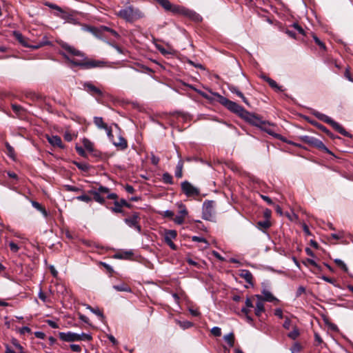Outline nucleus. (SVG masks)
Masks as SVG:
<instances>
[{
  "label": "nucleus",
  "instance_id": "nucleus-15",
  "mask_svg": "<svg viewBox=\"0 0 353 353\" xmlns=\"http://www.w3.org/2000/svg\"><path fill=\"white\" fill-rule=\"evenodd\" d=\"M62 48L65 50L69 54L73 56H77L79 57H84V54L79 50L75 49L74 47L70 46L66 43H63L61 44Z\"/></svg>",
  "mask_w": 353,
  "mask_h": 353
},
{
  "label": "nucleus",
  "instance_id": "nucleus-40",
  "mask_svg": "<svg viewBox=\"0 0 353 353\" xmlns=\"http://www.w3.org/2000/svg\"><path fill=\"white\" fill-rule=\"evenodd\" d=\"M268 83L270 85V87H272V88L276 90H279V91H281V87H279L276 82L275 81H274L273 79H268Z\"/></svg>",
  "mask_w": 353,
  "mask_h": 353
},
{
  "label": "nucleus",
  "instance_id": "nucleus-59",
  "mask_svg": "<svg viewBox=\"0 0 353 353\" xmlns=\"http://www.w3.org/2000/svg\"><path fill=\"white\" fill-rule=\"evenodd\" d=\"M301 350V347L298 343H296L293 345L291 349L292 353H298Z\"/></svg>",
  "mask_w": 353,
  "mask_h": 353
},
{
  "label": "nucleus",
  "instance_id": "nucleus-22",
  "mask_svg": "<svg viewBox=\"0 0 353 353\" xmlns=\"http://www.w3.org/2000/svg\"><path fill=\"white\" fill-rule=\"evenodd\" d=\"M112 143L116 147H119L121 150H124L128 147V143H127L126 140L121 136L119 137L118 141H113Z\"/></svg>",
  "mask_w": 353,
  "mask_h": 353
},
{
  "label": "nucleus",
  "instance_id": "nucleus-50",
  "mask_svg": "<svg viewBox=\"0 0 353 353\" xmlns=\"http://www.w3.org/2000/svg\"><path fill=\"white\" fill-rule=\"evenodd\" d=\"M313 38H314V40L315 43H316V44H317L320 48H323V49H325V46L324 43H323V42H321V40H320L318 37H316V36H314V37H313Z\"/></svg>",
  "mask_w": 353,
  "mask_h": 353
},
{
  "label": "nucleus",
  "instance_id": "nucleus-7",
  "mask_svg": "<svg viewBox=\"0 0 353 353\" xmlns=\"http://www.w3.org/2000/svg\"><path fill=\"white\" fill-rule=\"evenodd\" d=\"M170 11L174 13H180L183 15L188 16L194 19H197L199 18V16L193 11L179 6L172 5V8L170 9Z\"/></svg>",
  "mask_w": 353,
  "mask_h": 353
},
{
  "label": "nucleus",
  "instance_id": "nucleus-26",
  "mask_svg": "<svg viewBox=\"0 0 353 353\" xmlns=\"http://www.w3.org/2000/svg\"><path fill=\"white\" fill-rule=\"evenodd\" d=\"M183 161L182 160H179L175 170V176L177 178H181L183 176Z\"/></svg>",
  "mask_w": 353,
  "mask_h": 353
},
{
  "label": "nucleus",
  "instance_id": "nucleus-44",
  "mask_svg": "<svg viewBox=\"0 0 353 353\" xmlns=\"http://www.w3.org/2000/svg\"><path fill=\"white\" fill-rule=\"evenodd\" d=\"M90 311L95 314L97 316H98L101 319H103V313L100 311V310L97 307V308H90Z\"/></svg>",
  "mask_w": 353,
  "mask_h": 353
},
{
  "label": "nucleus",
  "instance_id": "nucleus-35",
  "mask_svg": "<svg viewBox=\"0 0 353 353\" xmlns=\"http://www.w3.org/2000/svg\"><path fill=\"white\" fill-rule=\"evenodd\" d=\"M101 30L103 32H109L111 35H112L114 37L117 38L119 37V34L115 30H114L108 27L102 26V27H101Z\"/></svg>",
  "mask_w": 353,
  "mask_h": 353
},
{
  "label": "nucleus",
  "instance_id": "nucleus-61",
  "mask_svg": "<svg viewBox=\"0 0 353 353\" xmlns=\"http://www.w3.org/2000/svg\"><path fill=\"white\" fill-rule=\"evenodd\" d=\"M12 345L17 348L19 350H22L23 347L19 343V342L17 341V340L16 339H13L12 341Z\"/></svg>",
  "mask_w": 353,
  "mask_h": 353
},
{
  "label": "nucleus",
  "instance_id": "nucleus-57",
  "mask_svg": "<svg viewBox=\"0 0 353 353\" xmlns=\"http://www.w3.org/2000/svg\"><path fill=\"white\" fill-rule=\"evenodd\" d=\"M75 148H76V150H77V153L79 155H81L82 157H85V151H84L83 148H81L80 146H76Z\"/></svg>",
  "mask_w": 353,
  "mask_h": 353
},
{
  "label": "nucleus",
  "instance_id": "nucleus-45",
  "mask_svg": "<svg viewBox=\"0 0 353 353\" xmlns=\"http://www.w3.org/2000/svg\"><path fill=\"white\" fill-rule=\"evenodd\" d=\"M9 246H10V250L13 252H17L19 250V247L14 242H10Z\"/></svg>",
  "mask_w": 353,
  "mask_h": 353
},
{
  "label": "nucleus",
  "instance_id": "nucleus-5",
  "mask_svg": "<svg viewBox=\"0 0 353 353\" xmlns=\"http://www.w3.org/2000/svg\"><path fill=\"white\" fill-rule=\"evenodd\" d=\"M302 140L304 143H307L312 146H314L319 150L325 151V152L330 154V151L327 149V148L324 145V143L319 139L310 137V136H303L302 137Z\"/></svg>",
  "mask_w": 353,
  "mask_h": 353
},
{
  "label": "nucleus",
  "instance_id": "nucleus-27",
  "mask_svg": "<svg viewBox=\"0 0 353 353\" xmlns=\"http://www.w3.org/2000/svg\"><path fill=\"white\" fill-rule=\"evenodd\" d=\"M224 340L228 344L230 347H232L234 345V335L233 332H230L223 336Z\"/></svg>",
  "mask_w": 353,
  "mask_h": 353
},
{
  "label": "nucleus",
  "instance_id": "nucleus-58",
  "mask_svg": "<svg viewBox=\"0 0 353 353\" xmlns=\"http://www.w3.org/2000/svg\"><path fill=\"white\" fill-rule=\"evenodd\" d=\"M261 197L262 198V199L263 201L267 202L268 204H269V205H274V203L272 202V199L270 197H268L267 196H265V195H263V194H261Z\"/></svg>",
  "mask_w": 353,
  "mask_h": 353
},
{
  "label": "nucleus",
  "instance_id": "nucleus-56",
  "mask_svg": "<svg viewBox=\"0 0 353 353\" xmlns=\"http://www.w3.org/2000/svg\"><path fill=\"white\" fill-rule=\"evenodd\" d=\"M283 327L285 329H287V330H289L291 327V321L290 320V319L288 318H286L284 323H283Z\"/></svg>",
  "mask_w": 353,
  "mask_h": 353
},
{
  "label": "nucleus",
  "instance_id": "nucleus-39",
  "mask_svg": "<svg viewBox=\"0 0 353 353\" xmlns=\"http://www.w3.org/2000/svg\"><path fill=\"white\" fill-rule=\"evenodd\" d=\"M256 297L252 296V298H247L245 300V306L246 307L251 308L254 307V301Z\"/></svg>",
  "mask_w": 353,
  "mask_h": 353
},
{
  "label": "nucleus",
  "instance_id": "nucleus-24",
  "mask_svg": "<svg viewBox=\"0 0 353 353\" xmlns=\"http://www.w3.org/2000/svg\"><path fill=\"white\" fill-rule=\"evenodd\" d=\"M113 288L118 292H131V288L125 283H120L113 285Z\"/></svg>",
  "mask_w": 353,
  "mask_h": 353
},
{
  "label": "nucleus",
  "instance_id": "nucleus-1",
  "mask_svg": "<svg viewBox=\"0 0 353 353\" xmlns=\"http://www.w3.org/2000/svg\"><path fill=\"white\" fill-rule=\"evenodd\" d=\"M219 103L225 106L227 109H228L232 112L239 115L240 117L244 119L245 120L252 123L254 125H258V123H255L254 120L256 119V117L252 114H250L249 112L245 110L242 106L237 104L236 102L232 101L228 99L219 95Z\"/></svg>",
  "mask_w": 353,
  "mask_h": 353
},
{
  "label": "nucleus",
  "instance_id": "nucleus-13",
  "mask_svg": "<svg viewBox=\"0 0 353 353\" xmlns=\"http://www.w3.org/2000/svg\"><path fill=\"white\" fill-rule=\"evenodd\" d=\"M255 123H258V126H260L263 130L266 132L270 135L274 137H277V134L274 132V131L271 129V125L269 122L262 121L258 117L254 120Z\"/></svg>",
  "mask_w": 353,
  "mask_h": 353
},
{
  "label": "nucleus",
  "instance_id": "nucleus-37",
  "mask_svg": "<svg viewBox=\"0 0 353 353\" xmlns=\"http://www.w3.org/2000/svg\"><path fill=\"white\" fill-rule=\"evenodd\" d=\"M335 263L340 267L343 271L347 272V267L345 263L341 259H334Z\"/></svg>",
  "mask_w": 353,
  "mask_h": 353
},
{
  "label": "nucleus",
  "instance_id": "nucleus-32",
  "mask_svg": "<svg viewBox=\"0 0 353 353\" xmlns=\"http://www.w3.org/2000/svg\"><path fill=\"white\" fill-rule=\"evenodd\" d=\"M162 179L163 183L167 184H172L173 179L171 174L168 172H165L162 176Z\"/></svg>",
  "mask_w": 353,
  "mask_h": 353
},
{
  "label": "nucleus",
  "instance_id": "nucleus-8",
  "mask_svg": "<svg viewBox=\"0 0 353 353\" xmlns=\"http://www.w3.org/2000/svg\"><path fill=\"white\" fill-rule=\"evenodd\" d=\"M177 205L179 209V214L174 218V221L178 225H181L188 215V210L182 203H178Z\"/></svg>",
  "mask_w": 353,
  "mask_h": 353
},
{
  "label": "nucleus",
  "instance_id": "nucleus-9",
  "mask_svg": "<svg viewBox=\"0 0 353 353\" xmlns=\"http://www.w3.org/2000/svg\"><path fill=\"white\" fill-rule=\"evenodd\" d=\"M254 297H256V301L255 302L254 314L256 316L260 317L262 313L265 312L263 296L256 294L254 295Z\"/></svg>",
  "mask_w": 353,
  "mask_h": 353
},
{
  "label": "nucleus",
  "instance_id": "nucleus-34",
  "mask_svg": "<svg viewBox=\"0 0 353 353\" xmlns=\"http://www.w3.org/2000/svg\"><path fill=\"white\" fill-rule=\"evenodd\" d=\"M176 323L183 330L190 328L193 325L192 323L188 321H176Z\"/></svg>",
  "mask_w": 353,
  "mask_h": 353
},
{
  "label": "nucleus",
  "instance_id": "nucleus-33",
  "mask_svg": "<svg viewBox=\"0 0 353 353\" xmlns=\"http://www.w3.org/2000/svg\"><path fill=\"white\" fill-rule=\"evenodd\" d=\"M159 3L166 10L170 11L172 8V4L168 0H160Z\"/></svg>",
  "mask_w": 353,
  "mask_h": 353
},
{
  "label": "nucleus",
  "instance_id": "nucleus-46",
  "mask_svg": "<svg viewBox=\"0 0 353 353\" xmlns=\"http://www.w3.org/2000/svg\"><path fill=\"white\" fill-rule=\"evenodd\" d=\"M114 207L112 208V210L117 213H120L122 212L121 208L119 205V202L117 201L114 203Z\"/></svg>",
  "mask_w": 353,
  "mask_h": 353
},
{
  "label": "nucleus",
  "instance_id": "nucleus-25",
  "mask_svg": "<svg viewBox=\"0 0 353 353\" xmlns=\"http://www.w3.org/2000/svg\"><path fill=\"white\" fill-rule=\"evenodd\" d=\"M240 276L241 278L244 279L246 281V282H248L249 283H252V274L249 270H241V272L240 273Z\"/></svg>",
  "mask_w": 353,
  "mask_h": 353
},
{
  "label": "nucleus",
  "instance_id": "nucleus-62",
  "mask_svg": "<svg viewBox=\"0 0 353 353\" xmlns=\"http://www.w3.org/2000/svg\"><path fill=\"white\" fill-rule=\"evenodd\" d=\"M97 192H99V194L101 193H108L109 192V189L106 187H104V186H100L98 190H97Z\"/></svg>",
  "mask_w": 353,
  "mask_h": 353
},
{
  "label": "nucleus",
  "instance_id": "nucleus-51",
  "mask_svg": "<svg viewBox=\"0 0 353 353\" xmlns=\"http://www.w3.org/2000/svg\"><path fill=\"white\" fill-rule=\"evenodd\" d=\"M192 240L193 241H196V242H203V243H205L206 244H208V242L207 241L204 239V238H202V237H199V236H194L192 237Z\"/></svg>",
  "mask_w": 353,
  "mask_h": 353
},
{
  "label": "nucleus",
  "instance_id": "nucleus-18",
  "mask_svg": "<svg viewBox=\"0 0 353 353\" xmlns=\"http://www.w3.org/2000/svg\"><path fill=\"white\" fill-rule=\"evenodd\" d=\"M133 254L132 250L121 251L114 254V258L119 259H130Z\"/></svg>",
  "mask_w": 353,
  "mask_h": 353
},
{
  "label": "nucleus",
  "instance_id": "nucleus-20",
  "mask_svg": "<svg viewBox=\"0 0 353 353\" xmlns=\"http://www.w3.org/2000/svg\"><path fill=\"white\" fill-rule=\"evenodd\" d=\"M262 293H263V301H268V302H274V301H276L278 302L279 300L274 297L272 294L269 292L268 290H263L262 291Z\"/></svg>",
  "mask_w": 353,
  "mask_h": 353
},
{
  "label": "nucleus",
  "instance_id": "nucleus-36",
  "mask_svg": "<svg viewBox=\"0 0 353 353\" xmlns=\"http://www.w3.org/2000/svg\"><path fill=\"white\" fill-rule=\"evenodd\" d=\"M78 338L79 339V341H90L92 339V337L90 334H85L83 332H82L81 334H78Z\"/></svg>",
  "mask_w": 353,
  "mask_h": 353
},
{
  "label": "nucleus",
  "instance_id": "nucleus-14",
  "mask_svg": "<svg viewBox=\"0 0 353 353\" xmlns=\"http://www.w3.org/2000/svg\"><path fill=\"white\" fill-rule=\"evenodd\" d=\"M138 214L134 213L132 216L126 218L125 222L128 226L135 228L139 232H141V227L138 224Z\"/></svg>",
  "mask_w": 353,
  "mask_h": 353
},
{
  "label": "nucleus",
  "instance_id": "nucleus-10",
  "mask_svg": "<svg viewBox=\"0 0 353 353\" xmlns=\"http://www.w3.org/2000/svg\"><path fill=\"white\" fill-rule=\"evenodd\" d=\"M59 336L61 340L65 342L79 341L78 334L72 332H59Z\"/></svg>",
  "mask_w": 353,
  "mask_h": 353
},
{
  "label": "nucleus",
  "instance_id": "nucleus-19",
  "mask_svg": "<svg viewBox=\"0 0 353 353\" xmlns=\"http://www.w3.org/2000/svg\"><path fill=\"white\" fill-rule=\"evenodd\" d=\"M94 125L100 130H104L108 127V125L103 121L101 117H94L93 119Z\"/></svg>",
  "mask_w": 353,
  "mask_h": 353
},
{
  "label": "nucleus",
  "instance_id": "nucleus-54",
  "mask_svg": "<svg viewBox=\"0 0 353 353\" xmlns=\"http://www.w3.org/2000/svg\"><path fill=\"white\" fill-rule=\"evenodd\" d=\"M65 188L67 190L70 192H78L79 190V188L75 186H72L70 185H65Z\"/></svg>",
  "mask_w": 353,
  "mask_h": 353
},
{
  "label": "nucleus",
  "instance_id": "nucleus-38",
  "mask_svg": "<svg viewBox=\"0 0 353 353\" xmlns=\"http://www.w3.org/2000/svg\"><path fill=\"white\" fill-rule=\"evenodd\" d=\"M299 335V331L296 327H294L293 330L290 332L288 336L292 339H296Z\"/></svg>",
  "mask_w": 353,
  "mask_h": 353
},
{
  "label": "nucleus",
  "instance_id": "nucleus-4",
  "mask_svg": "<svg viewBox=\"0 0 353 353\" xmlns=\"http://www.w3.org/2000/svg\"><path fill=\"white\" fill-rule=\"evenodd\" d=\"M314 114L319 119L324 121L326 123L330 124L335 130L339 132L340 134L345 137L350 136L349 133L339 123L334 121L328 116L319 112H315Z\"/></svg>",
  "mask_w": 353,
  "mask_h": 353
},
{
  "label": "nucleus",
  "instance_id": "nucleus-12",
  "mask_svg": "<svg viewBox=\"0 0 353 353\" xmlns=\"http://www.w3.org/2000/svg\"><path fill=\"white\" fill-rule=\"evenodd\" d=\"M176 237V232L175 230H168L165 234V242L173 250H176V245L172 242V239Z\"/></svg>",
  "mask_w": 353,
  "mask_h": 353
},
{
  "label": "nucleus",
  "instance_id": "nucleus-29",
  "mask_svg": "<svg viewBox=\"0 0 353 353\" xmlns=\"http://www.w3.org/2000/svg\"><path fill=\"white\" fill-rule=\"evenodd\" d=\"M90 193L93 195V198L97 202L101 204L104 203L105 199L101 196L99 192H97V190H92L90 191Z\"/></svg>",
  "mask_w": 353,
  "mask_h": 353
},
{
  "label": "nucleus",
  "instance_id": "nucleus-6",
  "mask_svg": "<svg viewBox=\"0 0 353 353\" xmlns=\"http://www.w3.org/2000/svg\"><path fill=\"white\" fill-rule=\"evenodd\" d=\"M181 190L187 196H194L199 194V190L187 181L181 183Z\"/></svg>",
  "mask_w": 353,
  "mask_h": 353
},
{
  "label": "nucleus",
  "instance_id": "nucleus-53",
  "mask_svg": "<svg viewBox=\"0 0 353 353\" xmlns=\"http://www.w3.org/2000/svg\"><path fill=\"white\" fill-rule=\"evenodd\" d=\"M331 236L334 239H341L343 237V233L342 232H339V233H334L331 234Z\"/></svg>",
  "mask_w": 353,
  "mask_h": 353
},
{
  "label": "nucleus",
  "instance_id": "nucleus-42",
  "mask_svg": "<svg viewBox=\"0 0 353 353\" xmlns=\"http://www.w3.org/2000/svg\"><path fill=\"white\" fill-rule=\"evenodd\" d=\"M211 333L214 336H220L221 335V330L219 327H213L211 329Z\"/></svg>",
  "mask_w": 353,
  "mask_h": 353
},
{
  "label": "nucleus",
  "instance_id": "nucleus-11",
  "mask_svg": "<svg viewBox=\"0 0 353 353\" xmlns=\"http://www.w3.org/2000/svg\"><path fill=\"white\" fill-rule=\"evenodd\" d=\"M83 88L85 90H86L88 93H90L92 96H102L103 92L102 91L97 88L94 85H93L91 82H85L83 84Z\"/></svg>",
  "mask_w": 353,
  "mask_h": 353
},
{
  "label": "nucleus",
  "instance_id": "nucleus-2",
  "mask_svg": "<svg viewBox=\"0 0 353 353\" xmlns=\"http://www.w3.org/2000/svg\"><path fill=\"white\" fill-rule=\"evenodd\" d=\"M116 14L128 22H132L143 17V14L139 9H134L132 6L119 10Z\"/></svg>",
  "mask_w": 353,
  "mask_h": 353
},
{
  "label": "nucleus",
  "instance_id": "nucleus-47",
  "mask_svg": "<svg viewBox=\"0 0 353 353\" xmlns=\"http://www.w3.org/2000/svg\"><path fill=\"white\" fill-rule=\"evenodd\" d=\"M104 130L106 132L107 136L109 139L112 142L113 141V134L112 132V129L110 127H107Z\"/></svg>",
  "mask_w": 353,
  "mask_h": 353
},
{
  "label": "nucleus",
  "instance_id": "nucleus-48",
  "mask_svg": "<svg viewBox=\"0 0 353 353\" xmlns=\"http://www.w3.org/2000/svg\"><path fill=\"white\" fill-rule=\"evenodd\" d=\"M46 5L47 6H48L49 8H52V9H54V10H57L59 11L61 13L63 12V10L60 7H59L58 6H57L55 4H52V3H46Z\"/></svg>",
  "mask_w": 353,
  "mask_h": 353
},
{
  "label": "nucleus",
  "instance_id": "nucleus-43",
  "mask_svg": "<svg viewBox=\"0 0 353 353\" xmlns=\"http://www.w3.org/2000/svg\"><path fill=\"white\" fill-rule=\"evenodd\" d=\"M12 108L13 110V111L17 114H20L21 112L23 111V108L21 105H17V104H12Z\"/></svg>",
  "mask_w": 353,
  "mask_h": 353
},
{
  "label": "nucleus",
  "instance_id": "nucleus-64",
  "mask_svg": "<svg viewBox=\"0 0 353 353\" xmlns=\"http://www.w3.org/2000/svg\"><path fill=\"white\" fill-rule=\"evenodd\" d=\"M165 217L172 218L174 216V212L171 210H165L163 212Z\"/></svg>",
  "mask_w": 353,
  "mask_h": 353
},
{
  "label": "nucleus",
  "instance_id": "nucleus-55",
  "mask_svg": "<svg viewBox=\"0 0 353 353\" xmlns=\"http://www.w3.org/2000/svg\"><path fill=\"white\" fill-rule=\"evenodd\" d=\"M292 26L301 34H304L303 29L296 23H294Z\"/></svg>",
  "mask_w": 353,
  "mask_h": 353
},
{
  "label": "nucleus",
  "instance_id": "nucleus-3",
  "mask_svg": "<svg viewBox=\"0 0 353 353\" xmlns=\"http://www.w3.org/2000/svg\"><path fill=\"white\" fill-rule=\"evenodd\" d=\"M65 58L74 65L81 66L84 68H101L108 66V63L101 60L79 61L75 59H70L67 56Z\"/></svg>",
  "mask_w": 353,
  "mask_h": 353
},
{
  "label": "nucleus",
  "instance_id": "nucleus-52",
  "mask_svg": "<svg viewBox=\"0 0 353 353\" xmlns=\"http://www.w3.org/2000/svg\"><path fill=\"white\" fill-rule=\"evenodd\" d=\"M70 348L73 352H80L81 351V347H80V345L77 344L70 345Z\"/></svg>",
  "mask_w": 353,
  "mask_h": 353
},
{
  "label": "nucleus",
  "instance_id": "nucleus-31",
  "mask_svg": "<svg viewBox=\"0 0 353 353\" xmlns=\"http://www.w3.org/2000/svg\"><path fill=\"white\" fill-rule=\"evenodd\" d=\"M83 145L88 151L92 152L94 150V145L89 139H83Z\"/></svg>",
  "mask_w": 353,
  "mask_h": 353
},
{
  "label": "nucleus",
  "instance_id": "nucleus-60",
  "mask_svg": "<svg viewBox=\"0 0 353 353\" xmlns=\"http://www.w3.org/2000/svg\"><path fill=\"white\" fill-rule=\"evenodd\" d=\"M46 323L48 324V325H50L52 328H58L59 327L58 324L52 320L48 319L46 321Z\"/></svg>",
  "mask_w": 353,
  "mask_h": 353
},
{
  "label": "nucleus",
  "instance_id": "nucleus-49",
  "mask_svg": "<svg viewBox=\"0 0 353 353\" xmlns=\"http://www.w3.org/2000/svg\"><path fill=\"white\" fill-rule=\"evenodd\" d=\"M19 332L21 334H26L31 333V330L28 327H23L19 330Z\"/></svg>",
  "mask_w": 353,
  "mask_h": 353
},
{
  "label": "nucleus",
  "instance_id": "nucleus-21",
  "mask_svg": "<svg viewBox=\"0 0 353 353\" xmlns=\"http://www.w3.org/2000/svg\"><path fill=\"white\" fill-rule=\"evenodd\" d=\"M156 47L158 49V50L163 55L174 54L175 52L174 50L170 46H168V48H165L161 45L157 44Z\"/></svg>",
  "mask_w": 353,
  "mask_h": 353
},
{
  "label": "nucleus",
  "instance_id": "nucleus-23",
  "mask_svg": "<svg viewBox=\"0 0 353 353\" xmlns=\"http://www.w3.org/2000/svg\"><path fill=\"white\" fill-rule=\"evenodd\" d=\"M229 90L231 92L236 94L237 96L241 97L244 103L248 104L247 99L244 97L243 94L239 90V89L234 85H230Z\"/></svg>",
  "mask_w": 353,
  "mask_h": 353
},
{
  "label": "nucleus",
  "instance_id": "nucleus-28",
  "mask_svg": "<svg viewBox=\"0 0 353 353\" xmlns=\"http://www.w3.org/2000/svg\"><path fill=\"white\" fill-rule=\"evenodd\" d=\"M5 146L6 148V154L10 157L12 159H15V152L14 148L9 144V143L6 142Z\"/></svg>",
  "mask_w": 353,
  "mask_h": 353
},
{
  "label": "nucleus",
  "instance_id": "nucleus-41",
  "mask_svg": "<svg viewBox=\"0 0 353 353\" xmlns=\"http://www.w3.org/2000/svg\"><path fill=\"white\" fill-rule=\"evenodd\" d=\"M76 199L79 201L86 202V203H89L90 201H92V198L85 194L78 196H77Z\"/></svg>",
  "mask_w": 353,
  "mask_h": 353
},
{
  "label": "nucleus",
  "instance_id": "nucleus-16",
  "mask_svg": "<svg viewBox=\"0 0 353 353\" xmlns=\"http://www.w3.org/2000/svg\"><path fill=\"white\" fill-rule=\"evenodd\" d=\"M47 139L48 142L52 145L59 148H63V145L61 139L59 136H48L47 135Z\"/></svg>",
  "mask_w": 353,
  "mask_h": 353
},
{
  "label": "nucleus",
  "instance_id": "nucleus-17",
  "mask_svg": "<svg viewBox=\"0 0 353 353\" xmlns=\"http://www.w3.org/2000/svg\"><path fill=\"white\" fill-rule=\"evenodd\" d=\"M212 202L208 201L203 203V218L205 219H209L212 215Z\"/></svg>",
  "mask_w": 353,
  "mask_h": 353
},
{
  "label": "nucleus",
  "instance_id": "nucleus-30",
  "mask_svg": "<svg viewBox=\"0 0 353 353\" xmlns=\"http://www.w3.org/2000/svg\"><path fill=\"white\" fill-rule=\"evenodd\" d=\"M271 224L268 220L259 221L256 223V227L258 229L261 230H265L270 227Z\"/></svg>",
  "mask_w": 353,
  "mask_h": 353
},
{
  "label": "nucleus",
  "instance_id": "nucleus-63",
  "mask_svg": "<svg viewBox=\"0 0 353 353\" xmlns=\"http://www.w3.org/2000/svg\"><path fill=\"white\" fill-rule=\"evenodd\" d=\"M118 202H119V205L121 208H122L123 206H125L128 208L130 207V204H129L125 199H121Z\"/></svg>",
  "mask_w": 353,
  "mask_h": 353
}]
</instances>
